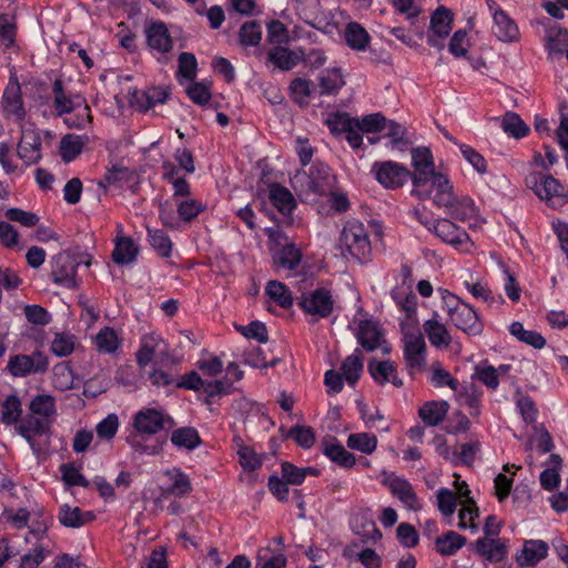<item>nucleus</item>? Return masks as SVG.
<instances>
[{"label": "nucleus", "mask_w": 568, "mask_h": 568, "mask_svg": "<svg viewBox=\"0 0 568 568\" xmlns=\"http://www.w3.org/2000/svg\"><path fill=\"white\" fill-rule=\"evenodd\" d=\"M382 483L388 487L392 495L398 498L410 510H419L423 508L420 500L417 498L412 484L403 477L393 473H382Z\"/></svg>", "instance_id": "obj_13"}, {"label": "nucleus", "mask_w": 568, "mask_h": 568, "mask_svg": "<svg viewBox=\"0 0 568 568\" xmlns=\"http://www.w3.org/2000/svg\"><path fill=\"white\" fill-rule=\"evenodd\" d=\"M347 446L351 449L372 454L376 449L377 438L375 435L368 433L351 434L347 438Z\"/></svg>", "instance_id": "obj_49"}, {"label": "nucleus", "mask_w": 568, "mask_h": 568, "mask_svg": "<svg viewBox=\"0 0 568 568\" xmlns=\"http://www.w3.org/2000/svg\"><path fill=\"white\" fill-rule=\"evenodd\" d=\"M428 200L447 216L467 224L469 229H477L485 222L480 216L479 207L469 195L455 193L448 168L437 166L429 149Z\"/></svg>", "instance_id": "obj_1"}, {"label": "nucleus", "mask_w": 568, "mask_h": 568, "mask_svg": "<svg viewBox=\"0 0 568 568\" xmlns=\"http://www.w3.org/2000/svg\"><path fill=\"white\" fill-rule=\"evenodd\" d=\"M342 375L348 384L354 385L361 377L363 371V361L359 356L353 354L345 358L341 366Z\"/></svg>", "instance_id": "obj_57"}, {"label": "nucleus", "mask_w": 568, "mask_h": 568, "mask_svg": "<svg viewBox=\"0 0 568 568\" xmlns=\"http://www.w3.org/2000/svg\"><path fill=\"white\" fill-rule=\"evenodd\" d=\"M170 439L174 447L185 450H193L202 444L199 432L191 426L173 430Z\"/></svg>", "instance_id": "obj_32"}, {"label": "nucleus", "mask_w": 568, "mask_h": 568, "mask_svg": "<svg viewBox=\"0 0 568 568\" xmlns=\"http://www.w3.org/2000/svg\"><path fill=\"white\" fill-rule=\"evenodd\" d=\"M428 300H430V304L433 310H436L437 302H440V308L446 312L449 320L454 316L455 313L459 310L462 305H464V301H462L456 294L450 293L448 290L443 287H438L434 290L432 284L428 282Z\"/></svg>", "instance_id": "obj_23"}, {"label": "nucleus", "mask_w": 568, "mask_h": 568, "mask_svg": "<svg viewBox=\"0 0 568 568\" xmlns=\"http://www.w3.org/2000/svg\"><path fill=\"white\" fill-rule=\"evenodd\" d=\"M429 381L435 388L448 387L454 392L458 390L459 381L449 371L444 368L440 362H433L428 366Z\"/></svg>", "instance_id": "obj_35"}, {"label": "nucleus", "mask_w": 568, "mask_h": 568, "mask_svg": "<svg viewBox=\"0 0 568 568\" xmlns=\"http://www.w3.org/2000/svg\"><path fill=\"white\" fill-rule=\"evenodd\" d=\"M95 515L92 511H83L79 507H71L70 505H62L59 509L58 519L61 525L69 528H80L92 520Z\"/></svg>", "instance_id": "obj_28"}, {"label": "nucleus", "mask_w": 568, "mask_h": 568, "mask_svg": "<svg viewBox=\"0 0 568 568\" xmlns=\"http://www.w3.org/2000/svg\"><path fill=\"white\" fill-rule=\"evenodd\" d=\"M454 22V13L445 6H439L430 16L428 24V45L444 48Z\"/></svg>", "instance_id": "obj_11"}, {"label": "nucleus", "mask_w": 568, "mask_h": 568, "mask_svg": "<svg viewBox=\"0 0 568 568\" xmlns=\"http://www.w3.org/2000/svg\"><path fill=\"white\" fill-rule=\"evenodd\" d=\"M145 37L148 47L161 54L158 61L166 63L169 61L166 54L173 49V39L164 22H151L145 28Z\"/></svg>", "instance_id": "obj_14"}, {"label": "nucleus", "mask_w": 568, "mask_h": 568, "mask_svg": "<svg viewBox=\"0 0 568 568\" xmlns=\"http://www.w3.org/2000/svg\"><path fill=\"white\" fill-rule=\"evenodd\" d=\"M548 545L544 540H526L520 554L516 556V561L521 567L536 566L548 555Z\"/></svg>", "instance_id": "obj_25"}, {"label": "nucleus", "mask_w": 568, "mask_h": 568, "mask_svg": "<svg viewBox=\"0 0 568 568\" xmlns=\"http://www.w3.org/2000/svg\"><path fill=\"white\" fill-rule=\"evenodd\" d=\"M479 516V509L476 505L475 500L464 501L458 517L459 524L458 527L462 529H470L473 531L477 530V525L475 524V519Z\"/></svg>", "instance_id": "obj_55"}, {"label": "nucleus", "mask_w": 568, "mask_h": 568, "mask_svg": "<svg viewBox=\"0 0 568 568\" xmlns=\"http://www.w3.org/2000/svg\"><path fill=\"white\" fill-rule=\"evenodd\" d=\"M403 283L392 291V297L397 306L405 313L400 322L404 356L410 373L424 371L425 341L416 317L417 298L412 290V270L402 266Z\"/></svg>", "instance_id": "obj_2"}, {"label": "nucleus", "mask_w": 568, "mask_h": 568, "mask_svg": "<svg viewBox=\"0 0 568 568\" xmlns=\"http://www.w3.org/2000/svg\"><path fill=\"white\" fill-rule=\"evenodd\" d=\"M477 555L490 562H503L508 555L507 540L500 538H478L474 544Z\"/></svg>", "instance_id": "obj_20"}, {"label": "nucleus", "mask_w": 568, "mask_h": 568, "mask_svg": "<svg viewBox=\"0 0 568 568\" xmlns=\"http://www.w3.org/2000/svg\"><path fill=\"white\" fill-rule=\"evenodd\" d=\"M302 261V253L294 244H285L275 262L286 270H295Z\"/></svg>", "instance_id": "obj_56"}, {"label": "nucleus", "mask_w": 568, "mask_h": 568, "mask_svg": "<svg viewBox=\"0 0 568 568\" xmlns=\"http://www.w3.org/2000/svg\"><path fill=\"white\" fill-rule=\"evenodd\" d=\"M18 433L28 442L33 453L41 452L40 445L36 442L34 436L43 435L49 429V423L33 416L23 419L17 427Z\"/></svg>", "instance_id": "obj_24"}, {"label": "nucleus", "mask_w": 568, "mask_h": 568, "mask_svg": "<svg viewBox=\"0 0 568 568\" xmlns=\"http://www.w3.org/2000/svg\"><path fill=\"white\" fill-rule=\"evenodd\" d=\"M148 240L150 245L158 252L162 257H170L172 252V242L169 235L159 229L146 227Z\"/></svg>", "instance_id": "obj_47"}, {"label": "nucleus", "mask_w": 568, "mask_h": 568, "mask_svg": "<svg viewBox=\"0 0 568 568\" xmlns=\"http://www.w3.org/2000/svg\"><path fill=\"white\" fill-rule=\"evenodd\" d=\"M356 338L358 344L367 352L382 348L385 353L389 352V346L383 339V334L376 323L371 320L359 321Z\"/></svg>", "instance_id": "obj_17"}, {"label": "nucleus", "mask_w": 568, "mask_h": 568, "mask_svg": "<svg viewBox=\"0 0 568 568\" xmlns=\"http://www.w3.org/2000/svg\"><path fill=\"white\" fill-rule=\"evenodd\" d=\"M450 322L468 336H479L484 332V323L476 310L468 303H464L454 314Z\"/></svg>", "instance_id": "obj_18"}, {"label": "nucleus", "mask_w": 568, "mask_h": 568, "mask_svg": "<svg viewBox=\"0 0 568 568\" xmlns=\"http://www.w3.org/2000/svg\"><path fill=\"white\" fill-rule=\"evenodd\" d=\"M267 296L283 308H290L293 305V296L290 288L278 281H270L266 285Z\"/></svg>", "instance_id": "obj_45"}, {"label": "nucleus", "mask_w": 568, "mask_h": 568, "mask_svg": "<svg viewBox=\"0 0 568 568\" xmlns=\"http://www.w3.org/2000/svg\"><path fill=\"white\" fill-rule=\"evenodd\" d=\"M297 304L305 314L312 317V322H317L332 314L335 301L329 290L320 287L303 293Z\"/></svg>", "instance_id": "obj_10"}, {"label": "nucleus", "mask_w": 568, "mask_h": 568, "mask_svg": "<svg viewBox=\"0 0 568 568\" xmlns=\"http://www.w3.org/2000/svg\"><path fill=\"white\" fill-rule=\"evenodd\" d=\"M339 247L344 256L348 254L359 262L368 258L372 246L366 227L362 222L353 219L344 224L339 236Z\"/></svg>", "instance_id": "obj_7"}, {"label": "nucleus", "mask_w": 568, "mask_h": 568, "mask_svg": "<svg viewBox=\"0 0 568 568\" xmlns=\"http://www.w3.org/2000/svg\"><path fill=\"white\" fill-rule=\"evenodd\" d=\"M169 92L159 87H153L146 91L134 92L131 102L140 111L146 112L158 103H164L168 99Z\"/></svg>", "instance_id": "obj_29"}, {"label": "nucleus", "mask_w": 568, "mask_h": 568, "mask_svg": "<svg viewBox=\"0 0 568 568\" xmlns=\"http://www.w3.org/2000/svg\"><path fill=\"white\" fill-rule=\"evenodd\" d=\"M550 467L544 469L539 475V481L542 489L554 491L560 484L559 467L561 466V458L557 454L549 457Z\"/></svg>", "instance_id": "obj_40"}, {"label": "nucleus", "mask_w": 568, "mask_h": 568, "mask_svg": "<svg viewBox=\"0 0 568 568\" xmlns=\"http://www.w3.org/2000/svg\"><path fill=\"white\" fill-rule=\"evenodd\" d=\"M174 425V419L164 410L142 408L132 417V427L135 434L129 436L128 443L140 454L158 455L162 450L163 443L155 442L152 445H143L141 437L155 435L166 427L171 428Z\"/></svg>", "instance_id": "obj_4"}, {"label": "nucleus", "mask_w": 568, "mask_h": 568, "mask_svg": "<svg viewBox=\"0 0 568 568\" xmlns=\"http://www.w3.org/2000/svg\"><path fill=\"white\" fill-rule=\"evenodd\" d=\"M471 379L480 382L490 390H496L500 384L498 371L487 359L481 361L474 366Z\"/></svg>", "instance_id": "obj_36"}, {"label": "nucleus", "mask_w": 568, "mask_h": 568, "mask_svg": "<svg viewBox=\"0 0 568 568\" xmlns=\"http://www.w3.org/2000/svg\"><path fill=\"white\" fill-rule=\"evenodd\" d=\"M268 60L280 70L290 71L302 60V55L287 48L277 45L268 51Z\"/></svg>", "instance_id": "obj_34"}, {"label": "nucleus", "mask_w": 568, "mask_h": 568, "mask_svg": "<svg viewBox=\"0 0 568 568\" xmlns=\"http://www.w3.org/2000/svg\"><path fill=\"white\" fill-rule=\"evenodd\" d=\"M470 41L468 33L465 29H459L454 32L448 43V51L455 58H465L468 53Z\"/></svg>", "instance_id": "obj_53"}, {"label": "nucleus", "mask_w": 568, "mask_h": 568, "mask_svg": "<svg viewBox=\"0 0 568 568\" xmlns=\"http://www.w3.org/2000/svg\"><path fill=\"white\" fill-rule=\"evenodd\" d=\"M413 166L415 173L410 172L402 164L393 161L377 162L373 166L376 180L386 189H398L410 178L413 182L412 195L419 200L424 196L420 189L426 184V148H416L412 152Z\"/></svg>", "instance_id": "obj_3"}, {"label": "nucleus", "mask_w": 568, "mask_h": 568, "mask_svg": "<svg viewBox=\"0 0 568 568\" xmlns=\"http://www.w3.org/2000/svg\"><path fill=\"white\" fill-rule=\"evenodd\" d=\"M516 407L526 424H532L538 417V409L534 399L528 395H521L516 399Z\"/></svg>", "instance_id": "obj_63"}, {"label": "nucleus", "mask_w": 568, "mask_h": 568, "mask_svg": "<svg viewBox=\"0 0 568 568\" xmlns=\"http://www.w3.org/2000/svg\"><path fill=\"white\" fill-rule=\"evenodd\" d=\"M48 366L47 356L41 352H33L31 355L11 356L7 368L14 377H24L31 374H43Z\"/></svg>", "instance_id": "obj_12"}, {"label": "nucleus", "mask_w": 568, "mask_h": 568, "mask_svg": "<svg viewBox=\"0 0 568 568\" xmlns=\"http://www.w3.org/2000/svg\"><path fill=\"white\" fill-rule=\"evenodd\" d=\"M52 92L54 109L59 115L70 113L75 108L83 105L84 116L80 118L78 115L73 125L77 128H82L84 126L85 122L90 123L92 121L90 108L87 104L85 99L80 94L65 93L62 81L60 79H57L53 82Z\"/></svg>", "instance_id": "obj_9"}, {"label": "nucleus", "mask_w": 568, "mask_h": 568, "mask_svg": "<svg viewBox=\"0 0 568 568\" xmlns=\"http://www.w3.org/2000/svg\"><path fill=\"white\" fill-rule=\"evenodd\" d=\"M87 136L67 134L60 141V155L64 162L73 161L84 146Z\"/></svg>", "instance_id": "obj_43"}, {"label": "nucleus", "mask_w": 568, "mask_h": 568, "mask_svg": "<svg viewBox=\"0 0 568 568\" xmlns=\"http://www.w3.org/2000/svg\"><path fill=\"white\" fill-rule=\"evenodd\" d=\"M41 136L30 128H23L18 144V155L27 165L36 164L41 159Z\"/></svg>", "instance_id": "obj_19"}, {"label": "nucleus", "mask_w": 568, "mask_h": 568, "mask_svg": "<svg viewBox=\"0 0 568 568\" xmlns=\"http://www.w3.org/2000/svg\"><path fill=\"white\" fill-rule=\"evenodd\" d=\"M463 285L476 301L485 303L488 307L498 310L505 303L503 295L493 292L487 282L470 280L464 281Z\"/></svg>", "instance_id": "obj_21"}, {"label": "nucleus", "mask_w": 568, "mask_h": 568, "mask_svg": "<svg viewBox=\"0 0 568 568\" xmlns=\"http://www.w3.org/2000/svg\"><path fill=\"white\" fill-rule=\"evenodd\" d=\"M313 92V83L311 80L295 78L290 84V93L295 103L305 106L310 103Z\"/></svg>", "instance_id": "obj_46"}, {"label": "nucleus", "mask_w": 568, "mask_h": 568, "mask_svg": "<svg viewBox=\"0 0 568 568\" xmlns=\"http://www.w3.org/2000/svg\"><path fill=\"white\" fill-rule=\"evenodd\" d=\"M323 454L332 462L344 468H352L355 465V456L337 442L336 438H324L322 442Z\"/></svg>", "instance_id": "obj_26"}, {"label": "nucleus", "mask_w": 568, "mask_h": 568, "mask_svg": "<svg viewBox=\"0 0 568 568\" xmlns=\"http://www.w3.org/2000/svg\"><path fill=\"white\" fill-rule=\"evenodd\" d=\"M138 252V246L131 237H121L115 243L112 258L116 264H130L136 258Z\"/></svg>", "instance_id": "obj_42"}, {"label": "nucleus", "mask_w": 568, "mask_h": 568, "mask_svg": "<svg viewBox=\"0 0 568 568\" xmlns=\"http://www.w3.org/2000/svg\"><path fill=\"white\" fill-rule=\"evenodd\" d=\"M21 413V402L17 395L12 394L9 395L2 404L0 419L2 423L11 425L19 420Z\"/></svg>", "instance_id": "obj_51"}, {"label": "nucleus", "mask_w": 568, "mask_h": 568, "mask_svg": "<svg viewBox=\"0 0 568 568\" xmlns=\"http://www.w3.org/2000/svg\"><path fill=\"white\" fill-rule=\"evenodd\" d=\"M205 210V204L195 199H185L176 202V211L180 221L190 223Z\"/></svg>", "instance_id": "obj_48"}, {"label": "nucleus", "mask_w": 568, "mask_h": 568, "mask_svg": "<svg viewBox=\"0 0 568 568\" xmlns=\"http://www.w3.org/2000/svg\"><path fill=\"white\" fill-rule=\"evenodd\" d=\"M326 124L331 132L337 135L351 131L352 128L358 126V119L351 118L346 113H336L327 119Z\"/></svg>", "instance_id": "obj_54"}, {"label": "nucleus", "mask_w": 568, "mask_h": 568, "mask_svg": "<svg viewBox=\"0 0 568 568\" xmlns=\"http://www.w3.org/2000/svg\"><path fill=\"white\" fill-rule=\"evenodd\" d=\"M466 537L454 530H448L436 537L435 550L442 556H453L466 545Z\"/></svg>", "instance_id": "obj_30"}, {"label": "nucleus", "mask_w": 568, "mask_h": 568, "mask_svg": "<svg viewBox=\"0 0 568 568\" xmlns=\"http://www.w3.org/2000/svg\"><path fill=\"white\" fill-rule=\"evenodd\" d=\"M369 373L375 382L381 385L388 383L389 377L396 373V367L392 362L383 361L378 363H369Z\"/></svg>", "instance_id": "obj_62"}, {"label": "nucleus", "mask_w": 568, "mask_h": 568, "mask_svg": "<svg viewBox=\"0 0 568 568\" xmlns=\"http://www.w3.org/2000/svg\"><path fill=\"white\" fill-rule=\"evenodd\" d=\"M2 109L7 118L22 122L26 118V110L21 97V87L16 74H12L2 95Z\"/></svg>", "instance_id": "obj_15"}, {"label": "nucleus", "mask_w": 568, "mask_h": 568, "mask_svg": "<svg viewBox=\"0 0 568 568\" xmlns=\"http://www.w3.org/2000/svg\"><path fill=\"white\" fill-rule=\"evenodd\" d=\"M446 139L456 144L463 155V158L479 173L484 174L487 172V161L485 158L477 152L473 146L458 142L453 135L446 133Z\"/></svg>", "instance_id": "obj_41"}, {"label": "nucleus", "mask_w": 568, "mask_h": 568, "mask_svg": "<svg viewBox=\"0 0 568 568\" xmlns=\"http://www.w3.org/2000/svg\"><path fill=\"white\" fill-rule=\"evenodd\" d=\"M501 128L505 133L515 139H523L530 132L529 126L515 112H506L501 121Z\"/></svg>", "instance_id": "obj_44"}, {"label": "nucleus", "mask_w": 568, "mask_h": 568, "mask_svg": "<svg viewBox=\"0 0 568 568\" xmlns=\"http://www.w3.org/2000/svg\"><path fill=\"white\" fill-rule=\"evenodd\" d=\"M526 186L552 210H561L568 204V193L559 180L550 174L534 171L525 178Z\"/></svg>", "instance_id": "obj_5"}, {"label": "nucleus", "mask_w": 568, "mask_h": 568, "mask_svg": "<svg viewBox=\"0 0 568 568\" xmlns=\"http://www.w3.org/2000/svg\"><path fill=\"white\" fill-rule=\"evenodd\" d=\"M239 39L242 45H257L262 39V29L256 21H247L242 24Z\"/></svg>", "instance_id": "obj_58"}, {"label": "nucleus", "mask_w": 568, "mask_h": 568, "mask_svg": "<svg viewBox=\"0 0 568 568\" xmlns=\"http://www.w3.org/2000/svg\"><path fill=\"white\" fill-rule=\"evenodd\" d=\"M52 384L54 388L64 392L73 387V372L65 364H58L53 368Z\"/></svg>", "instance_id": "obj_59"}, {"label": "nucleus", "mask_w": 568, "mask_h": 568, "mask_svg": "<svg viewBox=\"0 0 568 568\" xmlns=\"http://www.w3.org/2000/svg\"><path fill=\"white\" fill-rule=\"evenodd\" d=\"M344 83L345 82L339 69H326L318 77L320 94H334L344 85Z\"/></svg>", "instance_id": "obj_39"}, {"label": "nucleus", "mask_w": 568, "mask_h": 568, "mask_svg": "<svg viewBox=\"0 0 568 568\" xmlns=\"http://www.w3.org/2000/svg\"><path fill=\"white\" fill-rule=\"evenodd\" d=\"M428 232H433L444 243L455 248H459L470 242L468 233L447 217L435 220L433 226H428Z\"/></svg>", "instance_id": "obj_16"}, {"label": "nucleus", "mask_w": 568, "mask_h": 568, "mask_svg": "<svg viewBox=\"0 0 568 568\" xmlns=\"http://www.w3.org/2000/svg\"><path fill=\"white\" fill-rule=\"evenodd\" d=\"M439 314L433 310L432 318H428V342L436 348H447L452 343V336L447 327L438 322Z\"/></svg>", "instance_id": "obj_31"}, {"label": "nucleus", "mask_w": 568, "mask_h": 568, "mask_svg": "<svg viewBox=\"0 0 568 568\" xmlns=\"http://www.w3.org/2000/svg\"><path fill=\"white\" fill-rule=\"evenodd\" d=\"M336 178L331 173L328 165L323 162H315L307 175L304 171H297L292 178L291 183L295 191L326 194L334 189Z\"/></svg>", "instance_id": "obj_6"}, {"label": "nucleus", "mask_w": 568, "mask_h": 568, "mask_svg": "<svg viewBox=\"0 0 568 568\" xmlns=\"http://www.w3.org/2000/svg\"><path fill=\"white\" fill-rule=\"evenodd\" d=\"M30 410L41 417H50L55 414V399L48 394L37 395L30 403Z\"/></svg>", "instance_id": "obj_52"}, {"label": "nucleus", "mask_w": 568, "mask_h": 568, "mask_svg": "<svg viewBox=\"0 0 568 568\" xmlns=\"http://www.w3.org/2000/svg\"><path fill=\"white\" fill-rule=\"evenodd\" d=\"M81 263L90 265V261L79 260L68 252L57 254L51 262L53 282L65 288H77L79 286L77 270Z\"/></svg>", "instance_id": "obj_8"}, {"label": "nucleus", "mask_w": 568, "mask_h": 568, "mask_svg": "<svg viewBox=\"0 0 568 568\" xmlns=\"http://www.w3.org/2000/svg\"><path fill=\"white\" fill-rule=\"evenodd\" d=\"M287 437L293 438L298 446L305 449L311 448L315 443V433L310 426L296 425L288 430Z\"/></svg>", "instance_id": "obj_61"}, {"label": "nucleus", "mask_w": 568, "mask_h": 568, "mask_svg": "<svg viewBox=\"0 0 568 568\" xmlns=\"http://www.w3.org/2000/svg\"><path fill=\"white\" fill-rule=\"evenodd\" d=\"M95 344L99 351L113 353L119 345L118 336L113 328L104 327L95 336Z\"/></svg>", "instance_id": "obj_64"}, {"label": "nucleus", "mask_w": 568, "mask_h": 568, "mask_svg": "<svg viewBox=\"0 0 568 568\" xmlns=\"http://www.w3.org/2000/svg\"><path fill=\"white\" fill-rule=\"evenodd\" d=\"M386 130V135L389 138L388 145L394 150L405 151L408 148L409 142L404 139V134L406 132L405 128L395 122V121H387L386 120V126L384 128Z\"/></svg>", "instance_id": "obj_50"}, {"label": "nucleus", "mask_w": 568, "mask_h": 568, "mask_svg": "<svg viewBox=\"0 0 568 568\" xmlns=\"http://www.w3.org/2000/svg\"><path fill=\"white\" fill-rule=\"evenodd\" d=\"M163 344L161 335L150 333L142 337L141 346L136 352V363L141 367H145L154 357L155 352Z\"/></svg>", "instance_id": "obj_37"}, {"label": "nucleus", "mask_w": 568, "mask_h": 568, "mask_svg": "<svg viewBox=\"0 0 568 568\" xmlns=\"http://www.w3.org/2000/svg\"><path fill=\"white\" fill-rule=\"evenodd\" d=\"M164 475L170 480V486L163 489L164 497H183L192 491V484L189 476L179 468L165 470Z\"/></svg>", "instance_id": "obj_27"}, {"label": "nucleus", "mask_w": 568, "mask_h": 568, "mask_svg": "<svg viewBox=\"0 0 568 568\" xmlns=\"http://www.w3.org/2000/svg\"><path fill=\"white\" fill-rule=\"evenodd\" d=\"M270 201L283 215H290L296 206L292 193L280 184L271 186Z\"/></svg>", "instance_id": "obj_38"}, {"label": "nucleus", "mask_w": 568, "mask_h": 568, "mask_svg": "<svg viewBox=\"0 0 568 568\" xmlns=\"http://www.w3.org/2000/svg\"><path fill=\"white\" fill-rule=\"evenodd\" d=\"M566 47H568L567 29L561 27L550 29L547 33L546 49L549 52L562 53Z\"/></svg>", "instance_id": "obj_60"}, {"label": "nucleus", "mask_w": 568, "mask_h": 568, "mask_svg": "<svg viewBox=\"0 0 568 568\" xmlns=\"http://www.w3.org/2000/svg\"><path fill=\"white\" fill-rule=\"evenodd\" d=\"M344 39L346 44L356 51H365L371 42V36L358 22H349L346 24Z\"/></svg>", "instance_id": "obj_33"}, {"label": "nucleus", "mask_w": 568, "mask_h": 568, "mask_svg": "<svg viewBox=\"0 0 568 568\" xmlns=\"http://www.w3.org/2000/svg\"><path fill=\"white\" fill-rule=\"evenodd\" d=\"M493 19V32L498 40L503 42H515L519 39L518 26L506 11L503 9L495 10Z\"/></svg>", "instance_id": "obj_22"}]
</instances>
